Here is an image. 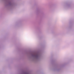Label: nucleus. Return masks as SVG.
I'll return each instance as SVG.
<instances>
[{"label":"nucleus","mask_w":74,"mask_h":74,"mask_svg":"<svg viewBox=\"0 0 74 74\" xmlns=\"http://www.w3.org/2000/svg\"><path fill=\"white\" fill-rule=\"evenodd\" d=\"M28 58L32 61L37 62L40 60L41 58V54L39 52L34 54H30L28 56Z\"/></svg>","instance_id":"nucleus-1"}]
</instances>
